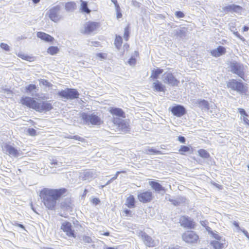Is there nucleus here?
<instances>
[{
    "label": "nucleus",
    "instance_id": "f257e3e1",
    "mask_svg": "<svg viewBox=\"0 0 249 249\" xmlns=\"http://www.w3.org/2000/svg\"><path fill=\"white\" fill-rule=\"evenodd\" d=\"M67 189L65 188L59 189L43 188L39 194V196L44 206L49 210H54L56 206V201L62 196H65Z\"/></svg>",
    "mask_w": 249,
    "mask_h": 249
},
{
    "label": "nucleus",
    "instance_id": "f03ea898",
    "mask_svg": "<svg viewBox=\"0 0 249 249\" xmlns=\"http://www.w3.org/2000/svg\"><path fill=\"white\" fill-rule=\"evenodd\" d=\"M20 103L22 105L33 109L38 112H46L53 108V106L50 101L39 102L35 98L29 96L21 97Z\"/></svg>",
    "mask_w": 249,
    "mask_h": 249
},
{
    "label": "nucleus",
    "instance_id": "7ed1b4c3",
    "mask_svg": "<svg viewBox=\"0 0 249 249\" xmlns=\"http://www.w3.org/2000/svg\"><path fill=\"white\" fill-rule=\"evenodd\" d=\"M111 127V130L119 133L126 134L131 131L129 120L126 118L120 119L119 120H116L113 123Z\"/></svg>",
    "mask_w": 249,
    "mask_h": 249
},
{
    "label": "nucleus",
    "instance_id": "20e7f679",
    "mask_svg": "<svg viewBox=\"0 0 249 249\" xmlns=\"http://www.w3.org/2000/svg\"><path fill=\"white\" fill-rule=\"evenodd\" d=\"M111 127V130L119 133L126 134L131 131L129 120L126 118L120 119L119 120H116L113 123Z\"/></svg>",
    "mask_w": 249,
    "mask_h": 249
},
{
    "label": "nucleus",
    "instance_id": "39448f33",
    "mask_svg": "<svg viewBox=\"0 0 249 249\" xmlns=\"http://www.w3.org/2000/svg\"><path fill=\"white\" fill-rule=\"evenodd\" d=\"M57 95L63 99L73 100L79 98V93L75 89L67 88L59 91Z\"/></svg>",
    "mask_w": 249,
    "mask_h": 249
},
{
    "label": "nucleus",
    "instance_id": "423d86ee",
    "mask_svg": "<svg viewBox=\"0 0 249 249\" xmlns=\"http://www.w3.org/2000/svg\"><path fill=\"white\" fill-rule=\"evenodd\" d=\"M82 120L87 124L99 125L103 123L101 118L95 113L88 114L83 113L81 115Z\"/></svg>",
    "mask_w": 249,
    "mask_h": 249
},
{
    "label": "nucleus",
    "instance_id": "0eeeda50",
    "mask_svg": "<svg viewBox=\"0 0 249 249\" xmlns=\"http://www.w3.org/2000/svg\"><path fill=\"white\" fill-rule=\"evenodd\" d=\"M227 87L228 88H230L240 93H243L246 91L243 83L235 79L230 80L227 83Z\"/></svg>",
    "mask_w": 249,
    "mask_h": 249
},
{
    "label": "nucleus",
    "instance_id": "6e6552de",
    "mask_svg": "<svg viewBox=\"0 0 249 249\" xmlns=\"http://www.w3.org/2000/svg\"><path fill=\"white\" fill-rule=\"evenodd\" d=\"M169 110L173 115L177 117H180L187 113L185 107L181 105L174 104L172 107H169Z\"/></svg>",
    "mask_w": 249,
    "mask_h": 249
},
{
    "label": "nucleus",
    "instance_id": "1a4fd4ad",
    "mask_svg": "<svg viewBox=\"0 0 249 249\" xmlns=\"http://www.w3.org/2000/svg\"><path fill=\"white\" fill-rule=\"evenodd\" d=\"M110 113L112 115V122L114 123L116 120H119L120 119L126 118L125 112L120 108L116 107H110Z\"/></svg>",
    "mask_w": 249,
    "mask_h": 249
},
{
    "label": "nucleus",
    "instance_id": "9d476101",
    "mask_svg": "<svg viewBox=\"0 0 249 249\" xmlns=\"http://www.w3.org/2000/svg\"><path fill=\"white\" fill-rule=\"evenodd\" d=\"M182 239L186 243L193 244L198 241L199 236L194 231H187L182 234Z\"/></svg>",
    "mask_w": 249,
    "mask_h": 249
},
{
    "label": "nucleus",
    "instance_id": "9b49d317",
    "mask_svg": "<svg viewBox=\"0 0 249 249\" xmlns=\"http://www.w3.org/2000/svg\"><path fill=\"white\" fill-rule=\"evenodd\" d=\"M61 229L69 237L75 238L76 233L72 228V226L70 222L65 221L61 226Z\"/></svg>",
    "mask_w": 249,
    "mask_h": 249
},
{
    "label": "nucleus",
    "instance_id": "f8f14e48",
    "mask_svg": "<svg viewBox=\"0 0 249 249\" xmlns=\"http://www.w3.org/2000/svg\"><path fill=\"white\" fill-rule=\"evenodd\" d=\"M242 10L243 7L242 6L235 4H231L222 7L221 12L225 13V14L234 13L237 14H241Z\"/></svg>",
    "mask_w": 249,
    "mask_h": 249
},
{
    "label": "nucleus",
    "instance_id": "ddd939ff",
    "mask_svg": "<svg viewBox=\"0 0 249 249\" xmlns=\"http://www.w3.org/2000/svg\"><path fill=\"white\" fill-rule=\"evenodd\" d=\"M163 81L164 83L172 87L178 86L179 84V81L171 72L164 73L163 75Z\"/></svg>",
    "mask_w": 249,
    "mask_h": 249
},
{
    "label": "nucleus",
    "instance_id": "4468645a",
    "mask_svg": "<svg viewBox=\"0 0 249 249\" xmlns=\"http://www.w3.org/2000/svg\"><path fill=\"white\" fill-rule=\"evenodd\" d=\"M100 27V24L98 22L88 21L84 25L83 33L89 34L96 31Z\"/></svg>",
    "mask_w": 249,
    "mask_h": 249
},
{
    "label": "nucleus",
    "instance_id": "2eb2a0df",
    "mask_svg": "<svg viewBox=\"0 0 249 249\" xmlns=\"http://www.w3.org/2000/svg\"><path fill=\"white\" fill-rule=\"evenodd\" d=\"M153 197V194L150 191H143L138 193V199L142 203L150 202L152 200Z\"/></svg>",
    "mask_w": 249,
    "mask_h": 249
},
{
    "label": "nucleus",
    "instance_id": "dca6fc26",
    "mask_svg": "<svg viewBox=\"0 0 249 249\" xmlns=\"http://www.w3.org/2000/svg\"><path fill=\"white\" fill-rule=\"evenodd\" d=\"M231 71L237 74L240 77L243 78L245 73L244 71L243 65L237 62H233L231 64Z\"/></svg>",
    "mask_w": 249,
    "mask_h": 249
},
{
    "label": "nucleus",
    "instance_id": "f3484780",
    "mask_svg": "<svg viewBox=\"0 0 249 249\" xmlns=\"http://www.w3.org/2000/svg\"><path fill=\"white\" fill-rule=\"evenodd\" d=\"M180 223L182 227L188 229H193L195 228V222L188 216H182L180 219Z\"/></svg>",
    "mask_w": 249,
    "mask_h": 249
},
{
    "label": "nucleus",
    "instance_id": "a211bd4d",
    "mask_svg": "<svg viewBox=\"0 0 249 249\" xmlns=\"http://www.w3.org/2000/svg\"><path fill=\"white\" fill-rule=\"evenodd\" d=\"M139 236L141 237L144 244L146 246L153 247L155 246L156 244L155 241L145 232L141 231L139 233Z\"/></svg>",
    "mask_w": 249,
    "mask_h": 249
},
{
    "label": "nucleus",
    "instance_id": "6ab92c4d",
    "mask_svg": "<svg viewBox=\"0 0 249 249\" xmlns=\"http://www.w3.org/2000/svg\"><path fill=\"white\" fill-rule=\"evenodd\" d=\"M149 184L151 187L156 192L160 193L162 195L165 193V188L163 187L158 181L152 180L149 182Z\"/></svg>",
    "mask_w": 249,
    "mask_h": 249
},
{
    "label": "nucleus",
    "instance_id": "aec40b11",
    "mask_svg": "<svg viewBox=\"0 0 249 249\" xmlns=\"http://www.w3.org/2000/svg\"><path fill=\"white\" fill-rule=\"evenodd\" d=\"M60 10V7L56 6L51 8L49 12L48 16L54 22H57L60 18L58 15V13Z\"/></svg>",
    "mask_w": 249,
    "mask_h": 249
},
{
    "label": "nucleus",
    "instance_id": "412c9836",
    "mask_svg": "<svg viewBox=\"0 0 249 249\" xmlns=\"http://www.w3.org/2000/svg\"><path fill=\"white\" fill-rule=\"evenodd\" d=\"M187 32V29L186 28L181 27L173 30L171 35L178 38H182L186 36Z\"/></svg>",
    "mask_w": 249,
    "mask_h": 249
},
{
    "label": "nucleus",
    "instance_id": "4be33fe9",
    "mask_svg": "<svg viewBox=\"0 0 249 249\" xmlns=\"http://www.w3.org/2000/svg\"><path fill=\"white\" fill-rule=\"evenodd\" d=\"M196 104L198 105V107L200 108L202 110L204 111H207L210 109V104L209 102L205 99H197L196 102Z\"/></svg>",
    "mask_w": 249,
    "mask_h": 249
},
{
    "label": "nucleus",
    "instance_id": "5701e85b",
    "mask_svg": "<svg viewBox=\"0 0 249 249\" xmlns=\"http://www.w3.org/2000/svg\"><path fill=\"white\" fill-rule=\"evenodd\" d=\"M37 37L40 38L41 40L48 42H53L54 39V38L49 34L44 32H38L36 34Z\"/></svg>",
    "mask_w": 249,
    "mask_h": 249
},
{
    "label": "nucleus",
    "instance_id": "b1692460",
    "mask_svg": "<svg viewBox=\"0 0 249 249\" xmlns=\"http://www.w3.org/2000/svg\"><path fill=\"white\" fill-rule=\"evenodd\" d=\"M226 48L222 46H219L216 49L212 50L211 54L212 56L217 57L225 53Z\"/></svg>",
    "mask_w": 249,
    "mask_h": 249
},
{
    "label": "nucleus",
    "instance_id": "393cba45",
    "mask_svg": "<svg viewBox=\"0 0 249 249\" xmlns=\"http://www.w3.org/2000/svg\"><path fill=\"white\" fill-rule=\"evenodd\" d=\"M152 88L154 91L157 92H165L166 90L165 86L159 80H156L153 83Z\"/></svg>",
    "mask_w": 249,
    "mask_h": 249
},
{
    "label": "nucleus",
    "instance_id": "a878e982",
    "mask_svg": "<svg viewBox=\"0 0 249 249\" xmlns=\"http://www.w3.org/2000/svg\"><path fill=\"white\" fill-rule=\"evenodd\" d=\"M136 200L133 195H130L128 196L125 202V205L129 209H133L136 207Z\"/></svg>",
    "mask_w": 249,
    "mask_h": 249
},
{
    "label": "nucleus",
    "instance_id": "bb28decb",
    "mask_svg": "<svg viewBox=\"0 0 249 249\" xmlns=\"http://www.w3.org/2000/svg\"><path fill=\"white\" fill-rule=\"evenodd\" d=\"M111 1L114 4L116 18L119 19L123 16L122 10L118 3L117 0H111Z\"/></svg>",
    "mask_w": 249,
    "mask_h": 249
},
{
    "label": "nucleus",
    "instance_id": "cd10ccee",
    "mask_svg": "<svg viewBox=\"0 0 249 249\" xmlns=\"http://www.w3.org/2000/svg\"><path fill=\"white\" fill-rule=\"evenodd\" d=\"M178 151L181 155H184L186 152L192 153L193 148L191 145H181Z\"/></svg>",
    "mask_w": 249,
    "mask_h": 249
},
{
    "label": "nucleus",
    "instance_id": "c85d7f7f",
    "mask_svg": "<svg viewBox=\"0 0 249 249\" xmlns=\"http://www.w3.org/2000/svg\"><path fill=\"white\" fill-rule=\"evenodd\" d=\"M5 148L9 155H12L15 157H17L18 155V151L14 147L7 144L5 146Z\"/></svg>",
    "mask_w": 249,
    "mask_h": 249
},
{
    "label": "nucleus",
    "instance_id": "c756f323",
    "mask_svg": "<svg viewBox=\"0 0 249 249\" xmlns=\"http://www.w3.org/2000/svg\"><path fill=\"white\" fill-rule=\"evenodd\" d=\"M163 71L162 69L160 68L154 69L151 71V74L150 76V78L153 79H157L159 76V75L161 74Z\"/></svg>",
    "mask_w": 249,
    "mask_h": 249
},
{
    "label": "nucleus",
    "instance_id": "7c9ffc66",
    "mask_svg": "<svg viewBox=\"0 0 249 249\" xmlns=\"http://www.w3.org/2000/svg\"><path fill=\"white\" fill-rule=\"evenodd\" d=\"M80 10L81 12L88 14H89L91 11L88 7V2L87 1H83V0H80Z\"/></svg>",
    "mask_w": 249,
    "mask_h": 249
},
{
    "label": "nucleus",
    "instance_id": "2f4dec72",
    "mask_svg": "<svg viewBox=\"0 0 249 249\" xmlns=\"http://www.w3.org/2000/svg\"><path fill=\"white\" fill-rule=\"evenodd\" d=\"M197 152L198 156L204 159H208L210 157L209 153L205 149H200Z\"/></svg>",
    "mask_w": 249,
    "mask_h": 249
},
{
    "label": "nucleus",
    "instance_id": "473e14b6",
    "mask_svg": "<svg viewBox=\"0 0 249 249\" xmlns=\"http://www.w3.org/2000/svg\"><path fill=\"white\" fill-rule=\"evenodd\" d=\"M144 153L148 155L161 154V153L160 150H158L153 148H146L144 149Z\"/></svg>",
    "mask_w": 249,
    "mask_h": 249
},
{
    "label": "nucleus",
    "instance_id": "72a5a7b5",
    "mask_svg": "<svg viewBox=\"0 0 249 249\" xmlns=\"http://www.w3.org/2000/svg\"><path fill=\"white\" fill-rule=\"evenodd\" d=\"M76 7V3L73 1L68 2L65 5L66 10L68 11L73 10Z\"/></svg>",
    "mask_w": 249,
    "mask_h": 249
},
{
    "label": "nucleus",
    "instance_id": "f704fd0d",
    "mask_svg": "<svg viewBox=\"0 0 249 249\" xmlns=\"http://www.w3.org/2000/svg\"><path fill=\"white\" fill-rule=\"evenodd\" d=\"M59 51V48L57 46H50L47 51L48 53L53 55L56 54Z\"/></svg>",
    "mask_w": 249,
    "mask_h": 249
},
{
    "label": "nucleus",
    "instance_id": "c9c22d12",
    "mask_svg": "<svg viewBox=\"0 0 249 249\" xmlns=\"http://www.w3.org/2000/svg\"><path fill=\"white\" fill-rule=\"evenodd\" d=\"M122 42V37L120 36H116L114 41V44L117 49H119L121 47Z\"/></svg>",
    "mask_w": 249,
    "mask_h": 249
},
{
    "label": "nucleus",
    "instance_id": "e433bc0d",
    "mask_svg": "<svg viewBox=\"0 0 249 249\" xmlns=\"http://www.w3.org/2000/svg\"><path fill=\"white\" fill-rule=\"evenodd\" d=\"M211 245L214 249H222L223 248V244L217 241H213L211 242Z\"/></svg>",
    "mask_w": 249,
    "mask_h": 249
},
{
    "label": "nucleus",
    "instance_id": "4c0bfd02",
    "mask_svg": "<svg viewBox=\"0 0 249 249\" xmlns=\"http://www.w3.org/2000/svg\"><path fill=\"white\" fill-rule=\"evenodd\" d=\"M18 56L21 58V59L29 61H33L34 60V57L29 55H27L22 53H19Z\"/></svg>",
    "mask_w": 249,
    "mask_h": 249
},
{
    "label": "nucleus",
    "instance_id": "58836bf2",
    "mask_svg": "<svg viewBox=\"0 0 249 249\" xmlns=\"http://www.w3.org/2000/svg\"><path fill=\"white\" fill-rule=\"evenodd\" d=\"M37 88V87L35 84H30L25 88V91L27 93H30L35 90Z\"/></svg>",
    "mask_w": 249,
    "mask_h": 249
},
{
    "label": "nucleus",
    "instance_id": "ea45409f",
    "mask_svg": "<svg viewBox=\"0 0 249 249\" xmlns=\"http://www.w3.org/2000/svg\"><path fill=\"white\" fill-rule=\"evenodd\" d=\"M168 200L172 203L173 205H174L175 206H178L179 205V204L181 203V202L182 201V198H177V199H171L169 198Z\"/></svg>",
    "mask_w": 249,
    "mask_h": 249
},
{
    "label": "nucleus",
    "instance_id": "a19ab883",
    "mask_svg": "<svg viewBox=\"0 0 249 249\" xmlns=\"http://www.w3.org/2000/svg\"><path fill=\"white\" fill-rule=\"evenodd\" d=\"M39 81L40 84H41L46 87L51 88L53 86V85L47 80L40 79Z\"/></svg>",
    "mask_w": 249,
    "mask_h": 249
},
{
    "label": "nucleus",
    "instance_id": "79ce46f5",
    "mask_svg": "<svg viewBox=\"0 0 249 249\" xmlns=\"http://www.w3.org/2000/svg\"><path fill=\"white\" fill-rule=\"evenodd\" d=\"M129 37V26L125 27L124 29V38L125 41H127Z\"/></svg>",
    "mask_w": 249,
    "mask_h": 249
},
{
    "label": "nucleus",
    "instance_id": "37998d69",
    "mask_svg": "<svg viewBox=\"0 0 249 249\" xmlns=\"http://www.w3.org/2000/svg\"><path fill=\"white\" fill-rule=\"evenodd\" d=\"M238 112L240 113V114L241 115L240 117V119H242V117L243 116H249V115L246 112V110L241 108H238Z\"/></svg>",
    "mask_w": 249,
    "mask_h": 249
},
{
    "label": "nucleus",
    "instance_id": "c03bdc74",
    "mask_svg": "<svg viewBox=\"0 0 249 249\" xmlns=\"http://www.w3.org/2000/svg\"><path fill=\"white\" fill-rule=\"evenodd\" d=\"M27 132L29 135L31 136H35L36 135V130L33 128L28 129Z\"/></svg>",
    "mask_w": 249,
    "mask_h": 249
},
{
    "label": "nucleus",
    "instance_id": "a18cd8bd",
    "mask_svg": "<svg viewBox=\"0 0 249 249\" xmlns=\"http://www.w3.org/2000/svg\"><path fill=\"white\" fill-rule=\"evenodd\" d=\"M128 63L131 66H134L136 63V59L135 58L131 56L128 61Z\"/></svg>",
    "mask_w": 249,
    "mask_h": 249
},
{
    "label": "nucleus",
    "instance_id": "49530a36",
    "mask_svg": "<svg viewBox=\"0 0 249 249\" xmlns=\"http://www.w3.org/2000/svg\"><path fill=\"white\" fill-rule=\"evenodd\" d=\"M70 139H74V140H77V141H81V142H85V139L82 137H80L77 135H74V136H71L70 137Z\"/></svg>",
    "mask_w": 249,
    "mask_h": 249
},
{
    "label": "nucleus",
    "instance_id": "de8ad7c7",
    "mask_svg": "<svg viewBox=\"0 0 249 249\" xmlns=\"http://www.w3.org/2000/svg\"><path fill=\"white\" fill-rule=\"evenodd\" d=\"M176 17L178 18H182L185 16L184 14L180 11H178L175 12V14Z\"/></svg>",
    "mask_w": 249,
    "mask_h": 249
},
{
    "label": "nucleus",
    "instance_id": "09e8293b",
    "mask_svg": "<svg viewBox=\"0 0 249 249\" xmlns=\"http://www.w3.org/2000/svg\"><path fill=\"white\" fill-rule=\"evenodd\" d=\"M0 47L4 50L5 51H9V46L6 43H1L0 45Z\"/></svg>",
    "mask_w": 249,
    "mask_h": 249
},
{
    "label": "nucleus",
    "instance_id": "8fccbe9b",
    "mask_svg": "<svg viewBox=\"0 0 249 249\" xmlns=\"http://www.w3.org/2000/svg\"><path fill=\"white\" fill-rule=\"evenodd\" d=\"M97 57L99 58L101 60L107 58V54L103 53H98L96 54Z\"/></svg>",
    "mask_w": 249,
    "mask_h": 249
},
{
    "label": "nucleus",
    "instance_id": "3c124183",
    "mask_svg": "<svg viewBox=\"0 0 249 249\" xmlns=\"http://www.w3.org/2000/svg\"><path fill=\"white\" fill-rule=\"evenodd\" d=\"M91 202L93 205H97L100 202V201L98 198H93L91 200Z\"/></svg>",
    "mask_w": 249,
    "mask_h": 249
},
{
    "label": "nucleus",
    "instance_id": "603ef678",
    "mask_svg": "<svg viewBox=\"0 0 249 249\" xmlns=\"http://www.w3.org/2000/svg\"><path fill=\"white\" fill-rule=\"evenodd\" d=\"M178 140L179 142H180L181 143H185L186 142V138L184 136H179L178 137Z\"/></svg>",
    "mask_w": 249,
    "mask_h": 249
},
{
    "label": "nucleus",
    "instance_id": "864d4df0",
    "mask_svg": "<svg viewBox=\"0 0 249 249\" xmlns=\"http://www.w3.org/2000/svg\"><path fill=\"white\" fill-rule=\"evenodd\" d=\"M248 116H243L242 117V119L243 120L244 123L249 126V120L248 119Z\"/></svg>",
    "mask_w": 249,
    "mask_h": 249
},
{
    "label": "nucleus",
    "instance_id": "5fc2aeb1",
    "mask_svg": "<svg viewBox=\"0 0 249 249\" xmlns=\"http://www.w3.org/2000/svg\"><path fill=\"white\" fill-rule=\"evenodd\" d=\"M121 172H122V171H117L116 174L112 177H111V178H110V182L114 180H115V179H116V178H117L118 175L119 174H120Z\"/></svg>",
    "mask_w": 249,
    "mask_h": 249
},
{
    "label": "nucleus",
    "instance_id": "6e6d98bb",
    "mask_svg": "<svg viewBox=\"0 0 249 249\" xmlns=\"http://www.w3.org/2000/svg\"><path fill=\"white\" fill-rule=\"evenodd\" d=\"M83 240L85 243H89L92 242L91 238L89 236H85L83 238Z\"/></svg>",
    "mask_w": 249,
    "mask_h": 249
},
{
    "label": "nucleus",
    "instance_id": "4d7b16f0",
    "mask_svg": "<svg viewBox=\"0 0 249 249\" xmlns=\"http://www.w3.org/2000/svg\"><path fill=\"white\" fill-rule=\"evenodd\" d=\"M124 213L126 216H132V212L129 209H125L124 210Z\"/></svg>",
    "mask_w": 249,
    "mask_h": 249
},
{
    "label": "nucleus",
    "instance_id": "13d9d810",
    "mask_svg": "<svg viewBox=\"0 0 249 249\" xmlns=\"http://www.w3.org/2000/svg\"><path fill=\"white\" fill-rule=\"evenodd\" d=\"M231 31L233 32V34L238 38L242 39L244 38L237 31H233L231 29Z\"/></svg>",
    "mask_w": 249,
    "mask_h": 249
},
{
    "label": "nucleus",
    "instance_id": "bf43d9fd",
    "mask_svg": "<svg viewBox=\"0 0 249 249\" xmlns=\"http://www.w3.org/2000/svg\"><path fill=\"white\" fill-rule=\"evenodd\" d=\"M211 235H212L213 237L217 240H220L221 239L220 236L217 233L213 232V233H212Z\"/></svg>",
    "mask_w": 249,
    "mask_h": 249
},
{
    "label": "nucleus",
    "instance_id": "052dcab7",
    "mask_svg": "<svg viewBox=\"0 0 249 249\" xmlns=\"http://www.w3.org/2000/svg\"><path fill=\"white\" fill-rule=\"evenodd\" d=\"M233 225L238 230L241 231L242 230V229H241L240 227L238 222L234 221L233 222Z\"/></svg>",
    "mask_w": 249,
    "mask_h": 249
},
{
    "label": "nucleus",
    "instance_id": "680f3d73",
    "mask_svg": "<svg viewBox=\"0 0 249 249\" xmlns=\"http://www.w3.org/2000/svg\"><path fill=\"white\" fill-rule=\"evenodd\" d=\"M200 223L203 227L206 228L208 226V222L207 221H200Z\"/></svg>",
    "mask_w": 249,
    "mask_h": 249
},
{
    "label": "nucleus",
    "instance_id": "e2e57ef3",
    "mask_svg": "<svg viewBox=\"0 0 249 249\" xmlns=\"http://www.w3.org/2000/svg\"><path fill=\"white\" fill-rule=\"evenodd\" d=\"M205 229L209 234H212V233H213V232L212 231L211 228L209 226H207Z\"/></svg>",
    "mask_w": 249,
    "mask_h": 249
},
{
    "label": "nucleus",
    "instance_id": "0e129e2a",
    "mask_svg": "<svg viewBox=\"0 0 249 249\" xmlns=\"http://www.w3.org/2000/svg\"><path fill=\"white\" fill-rule=\"evenodd\" d=\"M129 48V44L128 43H125V44H124V45H123V49L124 50H128Z\"/></svg>",
    "mask_w": 249,
    "mask_h": 249
},
{
    "label": "nucleus",
    "instance_id": "69168bd1",
    "mask_svg": "<svg viewBox=\"0 0 249 249\" xmlns=\"http://www.w3.org/2000/svg\"><path fill=\"white\" fill-rule=\"evenodd\" d=\"M249 30V27L246 25L244 26L243 27V32H247Z\"/></svg>",
    "mask_w": 249,
    "mask_h": 249
},
{
    "label": "nucleus",
    "instance_id": "338daca9",
    "mask_svg": "<svg viewBox=\"0 0 249 249\" xmlns=\"http://www.w3.org/2000/svg\"><path fill=\"white\" fill-rule=\"evenodd\" d=\"M87 192H88V190L87 189H85L84 190L83 194L82 195L83 197H85L86 196Z\"/></svg>",
    "mask_w": 249,
    "mask_h": 249
},
{
    "label": "nucleus",
    "instance_id": "774afa93",
    "mask_svg": "<svg viewBox=\"0 0 249 249\" xmlns=\"http://www.w3.org/2000/svg\"><path fill=\"white\" fill-rule=\"evenodd\" d=\"M18 226L19 227H20L21 228L24 229V226L22 224H18Z\"/></svg>",
    "mask_w": 249,
    "mask_h": 249
}]
</instances>
